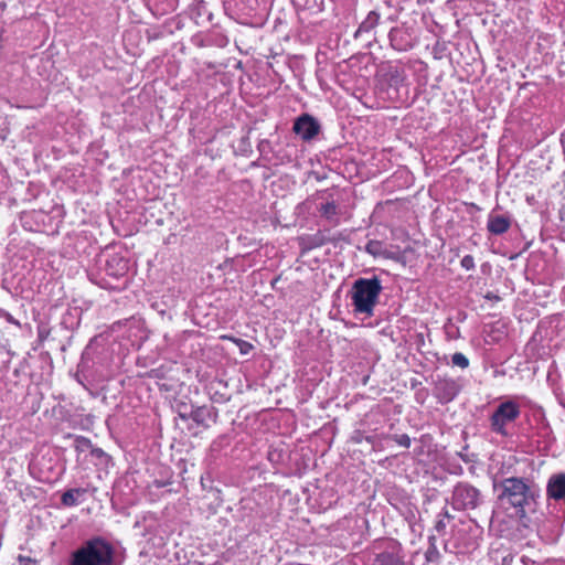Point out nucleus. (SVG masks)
Returning a JSON list of instances; mask_svg holds the SVG:
<instances>
[{
    "instance_id": "f257e3e1",
    "label": "nucleus",
    "mask_w": 565,
    "mask_h": 565,
    "mask_svg": "<svg viewBox=\"0 0 565 565\" xmlns=\"http://www.w3.org/2000/svg\"><path fill=\"white\" fill-rule=\"evenodd\" d=\"M493 487L501 490L498 499L514 508L521 521L525 520L529 513L536 512L541 488L532 478L507 477L499 482L495 478Z\"/></svg>"
},
{
    "instance_id": "f03ea898",
    "label": "nucleus",
    "mask_w": 565,
    "mask_h": 565,
    "mask_svg": "<svg viewBox=\"0 0 565 565\" xmlns=\"http://www.w3.org/2000/svg\"><path fill=\"white\" fill-rule=\"evenodd\" d=\"M125 550L116 546L107 539L92 536L74 550L70 555L68 565H124Z\"/></svg>"
},
{
    "instance_id": "7ed1b4c3",
    "label": "nucleus",
    "mask_w": 565,
    "mask_h": 565,
    "mask_svg": "<svg viewBox=\"0 0 565 565\" xmlns=\"http://www.w3.org/2000/svg\"><path fill=\"white\" fill-rule=\"evenodd\" d=\"M382 290V281L377 276L355 279L349 291L353 312L365 318L373 317Z\"/></svg>"
},
{
    "instance_id": "20e7f679",
    "label": "nucleus",
    "mask_w": 565,
    "mask_h": 565,
    "mask_svg": "<svg viewBox=\"0 0 565 565\" xmlns=\"http://www.w3.org/2000/svg\"><path fill=\"white\" fill-rule=\"evenodd\" d=\"M405 81L406 76L403 70L390 66L377 77L376 94L383 100L404 102L407 94Z\"/></svg>"
},
{
    "instance_id": "39448f33",
    "label": "nucleus",
    "mask_w": 565,
    "mask_h": 565,
    "mask_svg": "<svg viewBox=\"0 0 565 565\" xmlns=\"http://www.w3.org/2000/svg\"><path fill=\"white\" fill-rule=\"evenodd\" d=\"M521 415V406L515 399H507L501 402L489 417V427L495 435L509 438L513 435L511 425Z\"/></svg>"
},
{
    "instance_id": "423d86ee",
    "label": "nucleus",
    "mask_w": 565,
    "mask_h": 565,
    "mask_svg": "<svg viewBox=\"0 0 565 565\" xmlns=\"http://www.w3.org/2000/svg\"><path fill=\"white\" fill-rule=\"evenodd\" d=\"M447 502L457 511H471L484 503V495L473 484L460 481L454 486L451 497Z\"/></svg>"
},
{
    "instance_id": "0eeeda50",
    "label": "nucleus",
    "mask_w": 565,
    "mask_h": 565,
    "mask_svg": "<svg viewBox=\"0 0 565 565\" xmlns=\"http://www.w3.org/2000/svg\"><path fill=\"white\" fill-rule=\"evenodd\" d=\"M390 45L397 52H407L418 43V32L414 24L402 22L388 32Z\"/></svg>"
},
{
    "instance_id": "6e6552de",
    "label": "nucleus",
    "mask_w": 565,
    "mask_h": 565,
    "mask_svg": "<svg viewBox=\"0 0 565 565\" xmlns=\"http://www.w3.org/2000/svg\"><path fill=\"white\" fill-rule=\"evenodd\" d=\"M292 131L305 142L313 141L322 131L320 121L308 113H302L295 118Z\"/></svg>"
},
{
    "instance_id": "1a4fd4ad",
    "label": "nucleus",
    "mask_w": 565,
    "mask_h": 565,
    "mask_svg": "<svg viewBox=\"0 0 565 565\" xmlns=\"http://www.w3.org/2000/svg\"><path fill=\"white\" fill-rule=\"evenodd\" d=\"M343 239L342 233L331 234L330 230H318L315 234H307L299 237V247L301 254H305L311 249L319 248L326 244L337 245Z\"/></svg>"
},
{
    "instance_id": "9d476101",
    "label": "nucleus",
    "mask_w": 565,
    "mask_h": 565,
    "mask_svg": "<svg viewBox=\"0 0 565 565\" xmlns=\"http://www.w3.org/2000/svg\"><path fill=\"white\" fill-rule=\"evenodd\" d=\"M190 417L192 424L188 426L189 430H191L193 426L201 428L202 430H207L213 425L217 424L220 419V413L218 409L213 405H196L195 408H192V414H190Z\"/></svg>"
},
{
    "instance_id": "9b49d317",
    "label": "nucleus",
    "mask_w": 565,
    "mask_h": 565,
    "mask_svg": "<svg viewBox=\"0 0 565 565\" xmlns=\"http://www.w3.org/2000/svg\"><path fill=\"white\" fill-rule=\"evenodd\" d=\"M460 392V385L450 377L438 376L435 381L434 395L440 404L452 402Z\"/></svg>"
},
{
    "instance_id": "f8f14e48",
    "label": "nucleus",
    "mask_w": 565,
    "mask_h": 565,
    "mask_svg": "<svg viewBox=\"0 0 565 565\" xmlns=\"http://www.w3.org/2000/svg\"><path fill=\"white\" fill-rule=\"evenodd\" d=\"M104 270L113 279L124 278L129 270V260L120 254H111L105 260Z\"/></svg>"
},
{
    "instance_id": "ddd939ff",
    "label": "nucleus",
    "mask_w": 565,
    "mask_h": 565,
    "mask_svg": "<svg viewBox=\"0 0 565 565\" xmlns=\"http://www.w3.org/2000/svg\"><path fill=\"white\" fill-rule=\"evenodd\" d=\"M372 565H406L401 544L392 543L388 548L375 556Z\"/></svg>"
},
{
    "instance_id": "4468645a",
    "label": "nucleus",
    "mask_w": 565,
    "mask_h": 565,
    "mask_svg": "<svg viewBox=\"0 0 565 565\" xmlns=\"http://www.w3.org/2000/svg\"><path fill=\"white\" fill-rule=\"evenodd\" d=\"M546 495L548 499L565 502V472L554 473L548 478Z\"/></svg>"
},
{
    "instance_id": "2eb2a0df",
    "label": "nucleus",
    "mask_w": 565,
    "mask_h": 565,
    "mask_svg": "<svg viewBox=\"0 0 565 565\" xmlns=\"http://www.w3.org/2000/svg\"><path fill=\"white\" fill-rule=\"evenodd\" d=\"M190 15L198 25L213 22V12L205 0H193L190 4Z\"/></svg>"
},
{
    "instance_id": "dca6fc26",
    "label": "nucleus",
    "mask_w": 565,
    "mask_h": 565,
    "mask_svg": "<svg viewBox=\"0 0 565 565\" xmlns=\"http://www.w3.org/2000/svg\"><path fill=\"white\" fill-rule=\"evenodd\" d=\"M512 217L509 214H495L491 212L488 215L487 230L492 235H502L511 226Z\"/></svg>"
},
{
    "instance_id": "f3484780",
    "label": "nucleus",
    "mask_w": 565,
    "mask_h": 565,
    "mask_svg": "<svg viewBox=\"0 0 565 565\" xmlns=\"http://www.w3.org/2000/svg\"><path fill=\"white\" fill-rule=\"evenodd\" d=\"M365 252L373 257H382L385 259L399 260L401 255L398 252L390 250L386 245L376 239H370L365 245Z\"/></svg>"
},
{
    "instance_id": "a211bd4d",
    "label": "nucleus",
    "mask_w": 565,
    "mask_h": 565,
    "mask_svg": "<svg viewBox=\"0 0 565 565\" xmlns=\"http://www.w3.org/2000/svg\"><path fill=\"white\" fill-rule=\"evenodd\" d=\"M317 211L323 220L328 221L333 226H337L340 223V207L338 202H320L317 206Z\"/></svg>"
},
{
    "instance_id": "6ab92c4d",
    "label": "nucleus",
    "mask_w": 565,
    "mask_h": 565,
    "mask_svg": "<svg viewBox=\"0 0 565 565\" xmlns=\"http://www.w3.org/2000/svg\"><path fill=\"white\" fill-rule=\"evenodd\" d=\"M381 13L377 10H372L367 13L365 19L360 23L354 33V39L361 38L363 34H370L379 25Z\"/></svg>"
},
{
    "instance_id": "aec40b11",
    "label": "nucleus",
    "mask_w": 565,
    "mask_h": 565,
    "mask_svg": "<svg viewBox=\"0 0 565 565\" xmlns=\"http://www.w3.org/2000/svg\"><path fill=\"white\" fill-rule=\"evenodd\" d=\"M82 310L78 307L68 308L61 318L60 326L67 330L74 331L81 324Z\"/></svg>"
},
{
    "instance_id": "412c9836",
    "label": "nucleus",
    "mask_w": 565,
    "mask_h": 565,
    "mask_svg": "<svg viewBox=\"0 0 565 565\" xmlns=\"http://www.w3.org/2000/svg\"><path fill=\"white\" fill-rule=\"evenodd\" d=\"M86 493L84 488H71L63 492L61 503L65 507H75L79 503L78 498Z\"/></svg>"
},
{
    "instance_id": "4be33fe9",
    "label": "nucleus",
    "mask_w": 565,
    "mask_h": 565,
    "mask_svg": "<svg viewBox=\"0 0 565 565\" xmlns=\"http://www.w3.org/2000/svg\"><path fill=\"white\" fill-rule=\"evenodd\" d=\"M150 9L159 14H166L175 9L177 0H147Z\"/></svg>"
},
{
    "instance_id": "5701e85b",
    "label": "nucleus",
    "mask_w": 565,
    "mask_h": 565,
    "mask_svg": "<svg viewBox=\"0 0 565 565\" xmlns=\"http://www.w3.org/2000/svg\"><path fill=\"white\" fill-rule=\"evenodd\" d=\"M66 438H73V446H74V449L77 454H81V452H85V451H89L90 452V449L93 447V444L90 441L89 438L87 437H84V436H74V435H71L68 434L66 436Z\"/></svg>"
},
{
    "instance_id": "b1692460",
    "label": "nucleus",
    "mask_w": 565,
    "mask_h": 565,
    "mask_svg": "<svg viewBox=\"0 0 565 565\" xmlns=\"http://www.w3.org/2000/svg\"><path fill=\"white\" fill-rule=\"evenodd\" d=\"M429 546L425 552V559L427 563H437L441 555L436 545V537L434 535L428 537Z\"/></svg>"
},
{
    "instance_id": "393cba45",
    "label": "nucleus",
    "mask_w": 565,
    "mask_h": 565,
    "mask_svg": "<svg viewBox=\"0 0 565 565\" xmlns=\"http://www.w3.org/2000/svg\"><path fill=\"white\" fill-rule=\"evenodd\" d=\"M337 193L338 189L333 186L326 190L317 191L313 196L316 200H320L321 202H338L335 198Z\"/></svg>"
},
{
    "instance_id": "a878e982",
    "label": "nucleus",
    "mask_w": 565,
    "mask_h": 565,
    "mask_svg": "<svg viewBox=\"0 0 565 565\" xmlns=\"http://www.w3.org/2000/svg\"><path fill=\"white\" fill-rule=\"evenodd\" d=\"M196 405H188L184 402H177L175 412L179 418L183 422L190 420V414H192V408H195Z\"/></svg>"
},
{
    "instance_id": "bb28decb",
    "label": "nucleus",
    "mask_w": 565,
    "mask_h": 565,
    "mask_svg": "<svg viewBox=\"0 0 565 565\" xmlns=\"http://www.w3.org/2000/svg\"><path fill=\"white\" fill-rule=\"evenodd\" d=\"M44 214L42 212H36V211H32L30 213H24L21 217V222H22V225L25 230H29V231H39V228H34L31 223H30V220L32 218H41L42 221L44 220Z\"/></svg>"
},
{
    "instance_id": "cd10ccee",
    "label": "nucleus",
    "mask_w": 565,
    "mask_h": 565,
    "mask_svg": "<svg viewBox=\"0 0 565 565\" xmlns=\"http://www.w3.org/2000/svg\"><path fill=\"white\" fill-rule=\"evenodd\" d=\"M228 444H230L228 436L221 435L212 441L210 449L212 452H220L224 447L228 446Z\"/></svg>"
},
{
    "instance_id": "c85d7f7f",
    "label": "nucleus",
    "mask_w": 565,
    "mask_h": 565,
    "mask_svg": "<svg viewBox=\"0 0 565 565\" xmlns=\"http://www.w3.org/2000/svg\"><path fill=\"white\" fill-rule=\"evenodd\" d=\"M161 473L164 475L166 478H162V479L156 478L152 482L156 488H163V487H167L172 483V481H171L172 473L168 468L162 467Z\"/></svg>"
},
{
    "instance_id": "c756f323",
    "label": "nucleus",
    "mask_w": 565,
    "mask_h": 565,
    "mask_svg": "<svg viewBox=\"0 0 565 565\" xmlns=\"http://www.w3.org/2000/svg\"><path fill=\"white\" fill-rule=\"evenodd\" d=\"M451 363L452 365L459 366L460 369H467L469 366L468 358L461 352H456L452 354Z\"/></svg>"
},
{
    "instance_id": "7c9ffc66",
    "label": "nucleus",
    "mask_w": 565,
    "mask_h": 565,
    "mask_svg": "<svg viewBox=\"0 0 565 565\" xmlns=\"http://www.w3.org/2000/svg\"><path fill=\"white\" fill-rule=\"evenodd\" d=\"M89 454L93 458L97 459L99 463L106 465L110 459L109 455H107L102 448L95 447L94 445Z\"/></svg>"
},
{
    "instance_id": "2f4dec72",
    "label": "nucleus",
    "mask_w": 565,
    "mask_h": 565,
    "mask_svg": "<svg viewBox=\"0 0 565 565\" xmlns=\"http://www.w3.org/2000/svg\"><path fill=\"white\" fill-rule=\"evenodd\" d=\"M297 4L305 10L313 12H320L322 10L321 4H319L317 0H297Z\"/></svg>"
},
{
    "instance_id": "473e14b6",
    "label": "nucleus",
    "mask_w": 565,
    "mask_h": 565,
    "mask_svg": "<svg viewBox=\"0 0 565 565\" xmlns=\"http://www.w3.org/2000/svg\"><path fill=\"white\" fill-rule=\"evenodd\" d=\"M267 457L271 463L279 465V463L284 462V450L279 449V448H271L268 451Z\"/></svg>"
},
{
    "instance_id": "72a5a7b5",
    "label": "nucleus",
    "mask_w": 565,
    "mask_h": 565,
    "mask_svg": "<svg viewBox=\"0 0 565 565\" xmlns=\"http://www.w3.org/2000/svg\"><path fill=\"white\" fill-rule=\"evenodd\" d=\"M257 149L263 157H267L269 153H274L271 142L268 139H262L257 145Z\"/></svg>"
},
{
    "instance_id": "f704fd0d",
    "label": "nucleus",
    "mask_w": 565,
    "mask_h": 565,
    "mask_svg": "<svg viewBox=\"0 0 565 565\" xmlns=\"http://www.w3.org/2000/svg\"><path fill=\"white\" fill-rule=\"evenodd\" d=\"M392 440H394L396 444H398L402 447L409 448L411 446V437L407 434L402 435H393Z\"/></svg>"
},
{
    "instance_id": "c9c22d12",
    "label": "nucleus",
    "mask_w": 565,
    "mask_h": 565,
    "mask_svg": "<svg viewBox=\"0 0 565 565\" xmlns=\"http://www.w3.org/2000/svg\"><path fill=\"white\" fill-rule=\"evenodd\" d=\"M210 398L213 403L225 404L231 399V396L215 391L211 393Z\"/></svg>"
},
{
    "instance_id": "e433bc0d",
    "label": "nucleus",
    "mask_w": 565,
    "mask_h": 565,
    "mask_svg": "<svg viewBox=\"0 0 565 565\" xmlns=\"http://www.w3.org/2000/svg\"><path fill=\"white\" fill-rule=\"evenodd\" d=\"M460 265L466 270H473L476 268L475 258L471 255H466L460 260Z\"/></svg>"
},
{
    "instance_id": "4c0bfd02",
    "label": "nucleus",
    "mask_w": 565,
    "mask_h": 565,
    "mask_svg": "<svg viewBox=\"0 0 565 565\" xmlns=\"http://www.w3.org/2000/svg\"><path fill=\"white\" fill-rule=\"evenodd\" d=\"M235 343L237 344L238 349H239V352L242 354H248L252 349H253V344L245 341V340H242V339H236L235 340Z\"/></svg>"
},
{
    "instance_id": "58836bf2",
    "label": "nucleus",
    "mask_w": 565,
    "mask_h": 565,
    "mask_svg": "<svg viewBox=\"0 0 565 565\" xmlns=\"http://www.w3.org/2000/svg\"><path fill=\"white\" fill-rule=\"evenodd\" d=\"M0 318L4 319L7 322H9L11 324L21 327L20 322L17 319H14V317L7 310L0 309Z\"/></svg>"
},
{
    "instance_id": "ea45409f",
    "label": "nucleus",
    "mask_w": 565,
    "mask_h": 565,
    "mask_svg": "<svg viewBox=\"0 0 565 565\" xmlns=\"http://www.w3.org/2000/svg\"><path fill=\"white\" fill-rule=\"evenodd\" d=\"M275 156V164H284L289 163L292 161V158L290 154H280L279 152L274 153Z\"/></svg>"
},
{
    "instance_id": "a19ab883",
    "label": "nucleus",
    "mask_w": 565,
    "mask_h": 565,
    "mask_svg": "<svg viewBox=\"0 0 565 565\" xmlns=\"http://www.w3.org/2000/svg\"><path fill=\"white\" fill-rule=\"evenodd\" d=\"M275 156V164H284L289 163L292 161V158L290 154H280L279 152L274 153Z\"/></svg>"
},
{
    "instance_id": "79ce46f5",
    "label": "nucleus",
    "mask_w": 565,
    "mask_h": 565,
    "mask_svg": "<svg viewBox=\"0 0 565 565\" xmlns=\"http://www.w3.org/2000/svg\"><path fill=\"white\" fill-rule=\"evenodd\" d=\"M99 287L104 288V289H121L120 286H115L113 284H110L108 280H106L105 278H102L100 280H94Z\"/></svg>"
},
{
    "instance_id": "37998d69",
    "label": "nucleus",
    "mask_w": 565,
    "mask_h": 565,
    "mask_svg": "<svg viewBox=\"0 0 565 565\" xmlns=\"http://www.w3.org/2000/svg\"><path fill=\"white\" fill-rule=\"evenodd\" d=\"M483 297H484V299H487V300L495 301V302H498V301H500V300H501V297H500V296H498V295H495V294H494V292H492V291H488Z\"/></svg>"
},
{
    "instance_id": "c03bdc74",
    "label": "nucleus",
    "mask_w": 565,
    "mask_h": 565,
    "mask_svg": "<svg viewBox=\"0 0 565 565\" xmlns=\"http://www.w3.org/2000/svg\"><path fill=\"white\" fill-rule=\"evenodd\" d=\"M446 526H447V523L445 522V520H444V519H439V520L436 522V524H435V529H436V531H437V532H439V533H440V532H444V531H445V529H446Z\"/></svg>"
},
{
    "instance_id": "a18cd8bd",
    "label": "nucleus",
    "mask_w": 565,
    "mask_h": 565,
    "mask_svg": "<svg viewBox=\"0 0 565 565\" xmlns=\"http://www.w3.org/2000/svg\"><path fill=\"white\" fill-rule=\"evenodd\" d=\"M440 519H447V520H452L454 516L449 513V511L445 508L443 509V511L439 513L438 515Z\"/></svg>"
},
{
    "instance_id": "49530a36",
    "label": "nucleus",
    "mask_w": 565,
    "mask_h": 565,
    "mask_svg": "<svg viewBox=\"0 0 565 565\" xmlns=\"http://www.w3.org/2000/svg\"><path fill=\"white\" fill-rule=\"evenodd\" d=\"M281 276L278 275L276 276L271 281H270V287L273 290H278V287H277V284L278 281L280 280Z\"/></svg>"
},
{
    "instance_id": "de8ad7c7",
    "label": "nucleus",
    "mask_w": 565,
    "mask_h": 565,
    "mask_svg": "<svg viewBox=\"0 0 565 565\" xmlns=\"http://www.w3.org/2000/svg\"><path fill=\"white\" fill-rule=\"evenodd\" d=\"M19 562L23 565H28L29 563H32L33 561L29 557H24V556H19Z\"/></svg>"
},
{
    "instance_id": "09e8293b",
    "label": "nucleus",
    "mask_w": 565,
    "mask_h": 565,
    "mask_svg": "<svg viewBox=\"0 0 565 565\" xmlns=\"http://www.w3.org/2000/svg\"><path fill=\"white\" fill-rule=\"evenodd\" d=\"M416 338H417L416 343H417L418 347L424 344V335L422 333H418L416 335Z\"/></svg>"
},
{
    "instance_id": "8fccbe9b",
    "label": "nucleus",
    "mask_w": 565,
    "mask_h": 565,
    "mask_svg": "<svg viewBox=\"0 0 565 565\" xmlns=\"http://www.w3.org/2000/svg\"><path fill=\"white\" fill-rule=\"evenodd\" d=\"M459 456L465 462H469V459L466 457V454L460 452Z\"/></svg>"
},
{
    "instance_id": "3c124183",
    "label": "nucleus",
    "mask_w": 565,
    "mask_h": 565,
    "mask_svg": "<svg viewBox=\"0 0 565 565\" xmlns=\"http://www.w3.org/2000/svg\"><path fill=\"white\" fill-rule=\"evenodd\" d=\"M501 565H509V563H508L505 557L502 559V564Z\"/></svg>"
}]
</instances>
